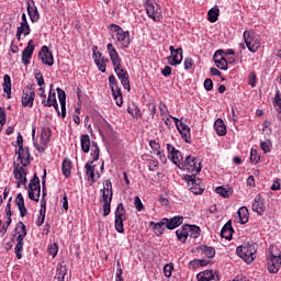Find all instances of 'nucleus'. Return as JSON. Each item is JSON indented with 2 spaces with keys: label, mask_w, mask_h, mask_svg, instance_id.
Returning a JSON list of instances; mask_svg holds the SVG:
<instances>
[{
  "label": "nucleus",
  "mask_w": 281,
  "mask_h": 281,
  "mask_svg": "<svg viewBox=\"0 0 281 281\" xmlns=\"http://www.w3.org/2000/svg\"><path fill=\"white\" fill-rule=\"evenodd\" d=\"M225 52H223V49H218L215 52L214 56H213V60L216 65L217 69H222L223 71H227V59L224 56Z\"/></svg>",
  "instance_id": "17"
},
{
  "label": "nucleus",
  "mask_w": 281,
  "mask_h": 281,
  "mask_svg": "<svg viewBox=\"0 0 281 281\" xmlns=\"http://www.w3.org/2000/svg\"><path fill=\"white\" fill-rule=\"evenodd\" d=\"M184 170H187V172H191L192 176L191 177H196V175H199V172H201V160H199L196 157L194 156H188L183 162V167Z\"/></svg>",
  "instance_id": "8"
},
{
  "label": "nucleus",
  "mask_w": 281,
  "mask_h": 281,
  "mask_svg": "<svg viewBox=\"0 0 281 281\" xmlns=\"http://www.w3.org/2000/svg\"><path fill=\"white\" fill-rule=\"evenodd\" d=\"M234 234V227H232V221H228L221 231L222 238L226 240H232V236Z\"/></svg>",
  "instance_id": "29"
},
{
  "label": "nucleus",
  "mask_w": 281,
  "mask_h": 281,
  "mask_svg": "<svg viewBox=\"0 0 281 281\" xmlns=\"http://www.w3.org/2000/svg\"><path fill=\"white\" fill-rule=\"evenodd\" d=\"M220 14H221V9H218V7L212 8L207 13L210 23H216V21H218Z\"/></svg>",
  "instance_id": "38"
},
{
  "label": "nucleus",
  "mask_w": 281,
  "mask_h": 281,
  "mask_svg": "<svg viewBox=\"0 0 281 281\" xmlns=\"http://www.w3.org/2000/svg\"><path fill=\"white\" fill-rule=\"evenodd\" d=\"M101 203L103 210V216H109L111 214V203L113 201V183L111 180H106L103 184V189L100 190Z\"/></svg>",
  "instance_id": "3"
},
{
  "label": "nucleus",
  "mask_w": 281,
  "mask_h": 281,
  "mask_svg": "<svg viewBox=\"0 0 281 281\" xmlns=\"http://www.w3.org/2000/svg\"><path fill=\"white\" fill-rule=\"evenodd\" d=\"M47 252L53 258H56V256H58V244L54 243V244L48 245Z\"/></svg>",
  "instance_id": "46"
},
{
  "label": "nucleus",
  "mask_w": 281,
  "mask_h": 281,
  "mask_svg": "<svg viewBox=\"0 0 281 281\" xmlns=\"http://www.w3.org/2000/svg\"><path fill=\"white\" fill-rule=\"evenodd\" d=\"M57 95L61 106V117L65 119L67 117V94L65 90L57 88Z\"/></svg>",
  "instance_id": "23"
},
{
  "label": "nucleus",
  "mask_w": 281,
  "mask_h": 281,
  "mask_svg": "<svg viewBox=\"0 0 281 281\" xmlns=\"http://www.w3.org/2000/svg\"><path fill=\"white\" fill-rule=\"evenodd\" d=\"M148 112H149V115L151 116V120H155V114L157 113V104H155L154 102L149 103Z\"/></svg>",
  "instance_id": "56"
},
{
  "label": "nucleus",
  "mask_w": 281,
  "mask_h": 281,
  "mask_svg": "<svg viewBox=\"0 0 281 281\" xmlns=\"http://www.w3.org/2000/svg\"><path fill=\"white\" fill-rule=\"evenodd\" d=\"M61 172L66 179L71 177V159L65 158L61 164Z\"/></svg>",
  "instance_id": "33"
},
{
  "label": "nucleus",
  "mask_w": 281,
  "mask_h": 281,
  "mask_svg": "<svg viewBox=\"0 0 281 281\" xmlns=\"http://www.w3.org/2000/svg\"><path fill=\"white\" fill-rule=\"evenodd\" d=\"M238 218H239V223L241 225H245L246 223L249 222V210H247L246 206H241L238 211Z\"/></svg>",
  "instance_id": "34"
},
{
  "label": "nucleus",
  "mask_w": 281,
  "mask_h": 281,
  "mask_svg": "<svg viewBox=\"0 0 281 281\" xmlns=\"http://www.w3.org/2000/svg\"><path fill=\"white\" fill-rule=\"evenodd\" d=\"M98 49V46H93L92 48V58L94 60V64L97 65L99 71H101V74H106V63H109V58L106 57H101V59L98 58V54L95 53V50Z\"/></svg>",
  "instance_id": "20"
},
{
  "label": "nucleus",
  "mask_w": 281,
  "mask_h": 281,
  "mask_svg": "<svg viewBox=\"0 0 281 281\" xmlns=\"http://www.w3.org/2000/svg\"><path fill=\"white\" fill-rule=\"evenodd\" d=\"M114 71L119 80H121L123 88L126 89L127 91H131V80L128 79V72L124 70V67L119 66L114 68Z\"/></svg>",
  "instance_id": "12"
},
{
  "label": "nucleus",
  "mask_w": 281,
  "mask_h": 281,
  "mask_svg": "<svg viewBox=\"0 0 281 281\" xmlns=\"http://www.w3.org/2000/svg\"><path fill=\"white\" fill-rule=\"evenodd\" d=\"M18 227H21L20 231L18 232V237L16 240L21 239V241L25 240V236H27V227L23 222L18 223Z\"/></svg>",
  "instance_id": "42"
},
{
  "label": "nucleus",
  "mask_w": 281,
  "mask_h": 281,
  "mask_svg": "<svg viewBox=\"0 0 281 281\" xmlns=\"http://www.w3.org/2000/svg\"><path fill=\"white\" fill-rule=\"evenodd\" d=\"M3 91L7 93L8 100H10V98H12V79L10 75L3 76Z\"/></svg>",
  "instance_id": "31"
},
{
  "label": "nucleus",
  "mask_w": 281,
  "mask_h": 281,
  "mask_svg": "<svg viewBox=\"0 0 281 281\" xmlns=\"http://www.w3.org/2000/svg\"><path fill=\"white\" fill-rule=\"evenodd\" d=\"M16 245L14 247V254L18 258V260H21L23 258V245H25L24 241H21V239L16 240Z\"/></svg>",
  "instance_id": "44"
},
{
  "label": "nucleus",
  "mask_w": 281,
  "mask_h": 281,
  "mask_svg": "<svg viewBox=\"0 0 281 281\" xmlns=\"http://www.w3.org/2000/svg\"><path fill=\"white\" fill-rule=\"evenodd\" d=\"M27 14L32 23H38L41 21V13H38V8H36V2L34 0H26Z\"/></svg>",
  "instance_id": "16"
},
{
  "label": "nucleus",
  "mask_w": 281,
  "mask_h": 281,
  "mask_svg": "<svg viewBox=\"0 0 281 281\" xmlns=\"http://www.w3.org/2000/svg\"><path fill=\"white\" fill-rule=\"evenodd\" d=\"M115 218L126 221V209L123 203H119L114 213Z\"/></svg>",
  "instance_id": "39"
},
{
  "label": "nucleus",
  "mask_w": 281,
  "mask_h": 281,
  "mask_svg": "<svg viewBox=\"0 0 281 281\" xmlns=\"http://www.w3.org/2000/svg\"><path fill=\"white\" fill-rule=\"evenodd\" d=\"M113 98H115V95H122V88H120V86L116 83L114 86L110 87Z\"/></svg>",
  "instance_id": "58"
},
{
  "label": "nucleus",
  "mask_w": 281,
  "mask_h": 281,
  "mask_svg": "<svg viewBox=\"0 0 281 281\" xmlns=\"http://www.w3.org/2000/svg\"><path fill=\"white\" fill-rule=\"evenodd\" d=\"M170 56L168 57V63L172 67H177V65H181V61L183 60V48H177L175 49V46L169 47Z\"/></svg>",
  "instance_id": "10"
},
{
  "label": "nucleus",
  "mask_w": 281,
  "mask_h": 281,
  "mask_svg": "<svg viewBox=\"0 0 281 281\" xmlns=\"http://www.w3.org/2000/svg\"><path fill=\"white\" fill-rule=\"evenodd\" d=\"M216 194H220V196H223L224 199H229V191L223 187H217L215 189Z\"/></svg>",
  "instance_id": "51"
},
{
  "label": "nucleus",
  "mask_w": 281,
  "mask_h": 281,
  "mask_svg": "<svg viewBox=\"0 0 281 281\" xmlns=\"http://www.w3.org/2000/svg\"><path fill=\"white\" fill-rule=\"evenodd\" d=\"M204 89H206L207 91H212L214 89V81H212V79L206 78L204 80Z\"/></svg>",
  "instance_id": "60"
},
{
  "label": "nucleus",
  "mask_w": 281,
  "mask_h": 281,
  "mask_svg": "<svg viewBox=\"0 0 281 281\" xmlns=\"http://www.w3.org/2000/svg\"><path fill=\"white\" fill-rule=\"evenodd\" d=\"M36 98V92L34 91V86H29L22 94V106H29L32 109L34 106V99Z\"/></svg>",
  "instance_id": "11"
},
{
  "label": "nucleus",
  "mask_w": 281,
  "mask_h": 281,
  "mask_svg": "<svg viewBox=\"0 0 281 281\" xmlns=\"http://www.w3.org/2000/svg\"><path fill=\"white\" fill-rule=\"evenodd\" d=\"M260 148L265 154L271 153V142L270 140H261Z\"/></svg>",
  "instance_id": "49"
},
{
  "label": "nucleus",
  "mask_w": 281,
  "mask_h": 281,
  "mask_svg": "<svg viewBox=\"0 0 281 281\" xmlns=\"http://www.w3.org/2000/svg\"><path fill=\"white\" fill-rule=\"evenodd\" d=\"M196 250L206 258H214V256H216V249H214L212 246L201 245L196 248Z\"/></svg>",
  "instance_id": "28"
},
{
  "label": "nucleus",
  "mask_w": 281,
  "mask_h": 281,
  "mask_svg": "<svg viewBox=\"0 0 281 281\" xmlns=\"http://www.w3.org/2000/svg\"><path fill=\"white\" fill-rule=\"evenodd\" d=\"M258 244H243L241 246L237 247L236 254L246 262L247 265H251L254 260H256V254L258 251Z\"/></svg>",
  "instance_id": "4"
},
{
  "label": "nucleus",
  "mask_w": 281,
  "mask_h": 281,
  "mask_svg": "<svg viewBox=\"0 0 281 281\" xmlns=\"http://www.w3.org/2000/svg\"><path fill=\"white\" fill-rule=\"evenodd\" d=\"M30 32H32V29H30V24H20L16 31V38L18 41H21V35L30 36Z\"/></svg>",
  "instance_id": "36"
},
{
  "label": "nucleus",
  "mask_w": 281,
  "mask_h": 281,
  "mask_svg": "<svg viewBox=\"0 0 281 281\" xmlns=\"http://www.w3.org/2000/svg\"><path fill=\"white\" fill-rule=\"evenodd\" d=\"M18 159L21 161L22 166H30L32 164V154L30 153V147H22L15 150Z\"/></svg>",
  "instance_id": "15"
},
{
  "label": "nucleus",
  "mask_w": 281,
  "mask_h": 281,
  "mask_svg": "<svg viewBox=\"0 0 281 281\" xmlns=\"http://www.w3.org/2000/svg\"><path fill=\"white\" fill-rule=\"evenodd\" d=\"M214 128L216 135H218L220 137H225L227 135V125H225L223 119H217L214 122Z\"/></svg>",
  "instance_id": "25"
},
{
  "label": "nucleus",
  "mask_w": 281,
  "mask_h": 281,
  "mask_svg": "<svg viewBox=\"0 0 281 281\" xmlns=\"http://www.w3.org/2000/svg\"><path fill=\"white\" fill-rule=\"evenodd\" d=\"M7 122V115H5V109L0 108V133L3 131V126H5Z\"/></svg>",
  "instance_id": "50"
},
{
  "label": "nucleus",
  "mask_w": 281,
  "mask_h": 281,
  "mask_svg": "<svg viewBox=\"0 0 281 281\" xmlns=\"http://www.w3.org/2000/svg\"><path fill=\"white\" fill-rule=\"evenodd\" d=\"M252 212H257L259 216L265 214V199L261 195H257L252 202Z\"/></svg>",
  "instance_id": "24"
},
{
  "label": "nucleus",
  "mask_w": 281,
  "mask_h": 281,
  "mask_svg": "<svg viewBox=\"0 0 281 281\" xmlns=\"http://www.w3.org/2000/svg\"><path fill=\"white\" fill-rule=\"evenodd\" d=\"M172 271H175V266L172 263L165 265L164 273L166 278H172Z\"/></svg>",
  "instance_id": "47"
},
{
  "label": "nucleus",
  "mask_w": 281,
  "mask_h": 281,
  "mask_svg": "<svg viewBox=\"0 0 281 281\" xmlns=\"http://www.w3.org/2000/svg\"><path fill=\"white\" fill-rule=\"evenodd\" d=\"M193 60L191 57H187L184 59V69L188 70V69H192V65H193Z\"/></svg>",
  "instance_id": "64"
},
{
  "label": "nucleus",
  "mask_w": 281,
  "mask_h": 281,
  "mask_svg": "<svg viewBox=\"0 0 281 281\" xmlns=\"http://www.w3.org/2000/svg\"><path fill=\"white\" fill-rule=\"evenodd\" d=\"M274 106H276V110L279 113L278 114V120H281V93H280V90H276Z\"/></svg>",
  "instance_id": "41"
},
{
  "label": "nucleus",
  "mask_w": 281,
  "mask_h": 281,
  "mask_svg": "<svg viewBox=\"0 0 281 281\" xmlns=\"http://www.w3.org/2000/svg\"><path fill=\"white\" fill-rule=\"evenodd\" d=\"M134 205L138 212H142L144 210V204L142 203V199L139 196L134 198Z\"/></svg>",
  "instance_id": "57"
},
{
  "label": "nucleus",
  "mask_w": 281,
  "mask_h": 281,
  "mask_svg": "<svg viewBox=\"0 0 281 281\" xmlns=\"http://www.w3.org/2000/svg\"><path fill=\"white\" fill-rule=\"evenodd\" d=\"M111 37L115 42V45L121 49H126L131 45V33L128 31H124L122 26L117 24H111Z\"/></svg>",
  "instance_id": "1"
},
{
  "label": "nucleus",
  "mask_w": 281,
  "mask_h": 281,
  "mask_svg": "<svg viewBox=\"0 0 281 281\" xmlns=\"http://www.w3.org/2000/svg\"><path fill=\"white\" fill-rule=\"evenodd\" d=\"M56 102V92H49L47 100H42L43 106H54Z\"/></svg>",
  "instance_id": "43"
},
{
  "label": "nucleus",
  "mask_w": 281,
  "mask_h": 281,
  "mask_svg": "<svg viewBox=\"0 0 281 281\" xmlns=\"http://www.w3.org/2000/svg\"><path fill=\"white\" fill-rule=\"evenodd\" d=\"M168 159L175 164L180 170H183V155L175 146L167 144Z\"/></svg>",
  "instance_id": "9"
},
{
  "label": "nucleus",
  "mask_w": 281,
  "mask_h": 281,
  "mask_svg": "<svg viewBox=\"0 0 281 281\" xmlns=\"http://www.w3.org/2000/svg\"><path fill=\"white\" fill-rule=\"evenodd\" d=\"M156 155L159 157L161 164H168V158L166 157V154H164V150H158Z\"/></svg>",
  "instance_id": "63"
},
{
  "label": "nucleus",
  "mask_w": 281,
  "mask_h": 281,
  "mask_svg": "<svg viewBox=\"0 0 281 281\" xmlns=\"http://www.w3.org/2000/svg\"><path fill=\"white\" fill-rule=\"evenodd\" d=\"M149 226L153 227V232H155V234L157 236H161V234H164L165 229H166V222L164 221V218L158 222V223H155V222H150L149 223Z\"/></svg>",
  "instance_id": "32"
},
{
  "label": "nucleus",
  "mask_w": 281,
  "mask_h": 281,
  "mask_svg": "<svg viewBox=\"0 0 281 281\" xmlns=\"http://www.w3.org/2000/svg\"><path fill=\"white\" fill-rule=\"evenodd\" d=\"M188 181L191 183V192L193 194H203V188H201V184L196 183V176H188Z\"/></svg>",
  "instance_id": "30"
},
{
  "label": "nucleus",
  "mask_w": 281,
  "mask_h": 281,
  "mask_svg": "<svg viewBox=\"0 0 281 281\" xmlns=\"http://www.w3.org/2000/svg\"><path fill=\"white\" fill-rule=\"evenodd\" d=\"M244 41L249 52H251L252 54H256V52L260 49V35H256L254 33H250L249 31H245Z\"/></svg>",
  "instance_id": "7"
},
{
  "label": "nucleus",
  "mask_w": 281,
  "mask_h": 281,
  "mask_svg": "<svg viewBox=\"0 0 281 281\" xmlns=\"http://www.w3.org/2000/svg\"><path fill=\"white\" fill-rule=\"evenodd\" d=\"M145 10L149 19L156 23L161 21V7L155 0H146Z\"/></svg>",
  "instance_id": "6"
},
{
  "label": "nucleus",
  "mask_w": 281,
  "mask_h": 281,
  "mask_svg": "<svg viewBox=\"0 0 281 281\" xmlns=\"http://www.w3.org/2000/svg\"><path fill=\"white\" fill-rule=\"evenodd\" d=\"M177 128H178L182 139H184V142H187V144H190V139H191L190 126H188L183 122H180V125H177Z\"/></svg>",
  "instance_id": "27"
},
{
  "label": "nucleus",
  "mask_w": 281,
  "mask_h": 281,
  "mask_svg": "<svg viewBox=\"0 0 281 281\" xmlns=\"http://www.w3.org/2000/svg\"><path fill=\"white\" fill-rule=\"evenodd\" d=\"M34 49H35L34 40H30L26 47L22 52V63L25 67L30 65L32 60V56H34Z\"/></svg>",
  "instance_id": "13"
},
{
  "label": "nucleus",
  "mask_w": 281,
  "mask_h": 281,
  "mask_svg": "<svg viewBox=\"0 0 281 281\" xmlns=\"http://www.w3.org/2000/svg\"><path fill=\"white\" fill-rule=\"evenodd\" d=\"M127 113L132 115L133 117H142V110H139L137 106L134 108H127Z\"/></svg>",
  "instance_id": "52"
},
{
  "label": "nucleus",
  "mask_w": 281,
  "mask_h": 281,
  "mask_svg": "<svg viewBox=\"0 0 281 281\" xmlns=\"http://www.w3.org/2000/svg\"><path fill=\"white\" fill-rule=\"evenodd\" d=\"M35 80L37 81L40 88L45 85V79H43V74H41V71L35 74Z\"/></svg>",
  "instance_id": "61"
},
{
  "label": "nucleus",
  "mask_w": 281,
  "mask_h": 281,
  "mask_svg": "<svg viewBox=\"0 0 281 281\" xmlns=\"http://www.w3.org/2000/svg\"><path fill=\"white\" fill-rule=\"evenodd\" d=\"M124 221L115 217L114 227L119 234H124Z\"/></svg>",
  "instance_id": "45"
},
{
  "label": "nucleus",
  "mask_w": 281,
  "mask_h": 281,
  "mask_svg": "<svg viewBox=\"0 0 281 281\" xmlns=\"http://www.w3.org/2000/svg\"><path fill=\"white\" fill-rule=\"evenodd\" d=\"M81 150L82 153H89L91 150V138L88 134L81 136Z\"/></svg>",
  "instance_id": "37"
},
{
  "label": "nucleus",
  "mask_w": 281,
  "mask_h": 281,
  "mask_svg": "<svg viewBox=\"0 0 281 281\" xmlns=\"http://www.w3.org/2000/svg\"><path fill=\"white\" fill-rule=\"evenodd\" d=\"M269 273H278L281 267V252L276 246H271L267 258Z\"/></svg>",
  "instance_id": "5"
},
{
  "label": "nucleus",
  "mask_w": 281,
  "mask_h": 281,
  "mask_svg": "<svg viewBox=\"0 0 281 281\" xmlns=\"http://www.w3.org/2000/svg\"><path fill=\"white\" fill-rule=\"evenodd\" d=\"M40 58L44 65H47L48 67L54 66V55L49 52L47 46L41 48Z\"/></svg>",
  "instance_id": "19"
},
{
  "label": "nucleus",
  "mask_w": 281,
  "mask_h": 281,
  "mask_svg": "<svg viewBox=\"0 0 281 281\" xmlns=\"http://www.w3.org/2000/svg\"><path fill=\"white\" fill-rule=\"evenodd\" d=\"M260 162V155H258V150L251 149L250 150V164H259Z\"/></svg>",
  "instance_id": "48"
},
{
  "label": "nucleus",
  "mask_w": 281,
  "mask_h": 281,
  "mask_svg": "<svg viewBox=\"0 0 281 281\" xmlns=\"http://www.w3.org/2000/svg\"><path fill=\"white\" fill-rule=\"evenodd\" d=\"M165 221V227H167V229H177V227H179V225H183V216L181 215H177L172 218H162Z\"/></svg>",
  "instance_id": "22"
},
{
  "label": "nucleus",
  "mask_w": 281,
  "mask_h": 281,
  "mask_svg": "<svg viewBox=\"0 0 281 281\" xmlns=\"http://www.w3.org/2000/svg\"><path fill=\"white\" fill-rule=\"evenodd\" d=\"M34 186H36V187L41 186V179L38 178V176L36 173H34L32 180L30 181L29 187H33L34 188Z\"/></svg>",
  "instance_id": "62"
},
{
  "label": "nucleus",
  "mask_w": 281,
  "mask_h": 281,
  "mask_svg": "<svg viewBox=\"0 0 281 281\" xmlns=\"http://www.w3.org/2000/svg\"><path fill=\"white\" fill-rule=\"evenodd\" d=\"M92 162H87L85 165L86 168V175L92 183H95V166L91 165Z\"/></svg>",
  "instance_id": "35"
},
{
  "label": "nucleus",
  "mask_w": 281,
  "mask_h": 281,
  "mask_svg": "<svg viewBox=\"0 0 281 281\" xmlns=\"http://www.w3.org/2000/svg\"><path fill=\"white\" fill-rule=\"evenodd\" d=\"M198 281H221V277H218V272H214V270H205L196 274Z\"/></svg>",
  "instance_id": "21"
},
{
  "label": "nucleus",
  "mask_w": 281,
  "mask_h": 281,
  "mask_svg": "<svg viewBox=\"0 0 281 281\" xmlns=\"http://www.w3.org/2000/svg\"><path fill=\"white\" fill-rule=\"evenodd\" d=\"M108 53L114 69L117 67H122V58H120V54L117 53V49H115V46H113V44L111 43L108 44Z\"/></svg>",
  "instance_id": "18"
},
{
  "label": "nucleus",
  "mask_w": 281,
  "mask_h": 281,
  "mask_svg": "<svg viewBox=\"0 0 281 281\" xmlns=\"http://www.w3.org/2000/svg\"><path fill=\"white\" fill-rule=\"evenodd\" d=\"M15 204L18 205V210L22 218L27 216V209L25 207V199L23 198L22 193H18L15 198Z\"/></svg>",
  "instance_id": "26"
},
{
  "label": "nucleus",
  "mask_w": 281,
  "mask_h": 281,
  "mask_svg": "<svg viewBox=\"0 0 281 281\" xmlns=\"http://www.w3.org/2000/svg\"><path fill=\"white\" fill-rule=\"evenodd\" d=\"M149 146L151 150H154V153L156 154L159 153V150H161V146L159 145V143H157V140H150Z\"/></svg>",
  "instance_id": "59"
},
{
  "label": "nucleus",
  "mask_w": 281,
  "mask_h": 281,
  "mask_svg": "<svg viewBox=\"0 0 281 281\" xmlns=\"http://www.w3.org/2000/svg\"><path fill=\"white\" fill-rule=\"evenodd\" d=\"M176 236L180 243L186 245L189 240H196L201 236V227L196 225L184 224L176 231Z\"/></svg>",
  "instance_id": "2"
},
{
  "label": "nucleus",
  "mask_w": 281,
  "mask_h": 281,
  "mask_svg": "<svg viewBox=\"0 0 281 281\" xmlns=\"http://www.w3.org/2000/svg\"><path fill=\"white\" fill-rule=\"evenodd\" d=\"M92 148H91V157H92V161H90L91 164H93L94 161H98V159H100V147H98V143L92 142Z\"/></svg>",
  "instance_id": "40"
},
{
  "label": "nucleus",
  "mask_w": 281,
  "mask_h": 281,
  "mask_svg": "<svg viewBox=\"0 0 281 281\" xmlns=\"http://www.w3.org/2000/svg\"><path fill=\"white\" fill-rule=\"evenodd\" d=\"M25 168H27V166L15 165L13 169L14 179H16V181H20L22 186H25V183H27V170Z\"/></svg>",
  "instance_id": "14"
},
{
  "label": "nucleus",
  "mask_w": 281,
  "mask_h": 281,
  "mask_svg": "<svg viewBox=\"0 0 281 281\" xmlns=\"http://www.w3.org/2000/svg\"><path fill=\"white\" fill-rule=\"evenodd\" d=\"M157 168H159V160H157L155 157H151V159L149 160V170L151 172H155Z\"/></svg>",
  "instance_id": "53"
},
{
  "label": "nucleus",
  "mask_w": 281,
  "mask_h": 281,
  "mask_svg": "<svg viewBox=\"0 0 281 281\" xmlns=\"http://www.w3.org/2000/svg\"><path fill=\"white\" fill-rule=\"evenodd\" d=\"M43 223H45V209L44 210L43 209L40 210V216H38L35 225L37 227H41V225H43Z\"/></svg>",
  "instance_id": "55"
},
{
  "label": "nucleus",
  "mask_w": 281,
  "mask_h": 281,
  "mask_svg": "<svg viewBox=\"0 0 281 281\" xmlns=\"http://www.w3.org/2000/svg\"><path fill=\"white\" fill-rule=\"evenodd\" d=\"M35 191H33V189H29V199H31V201H35V203H38V201H41V194L36 193Z\"/></svg>",
  "instance_id": "54"
}]
</instances>
